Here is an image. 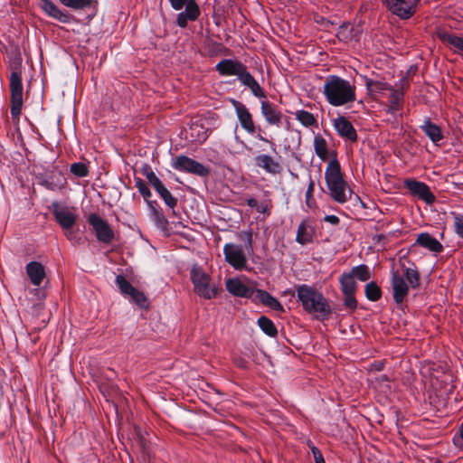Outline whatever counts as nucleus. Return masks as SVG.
<instances>
[{
    "label": "nucleus",
    "mask_w": 463,
    "mask_h": 463,
    "mask_svg": "<svg viewBox=\"0 0 463 463\" xmlns=\"http://www.w3.org/2000/svg\"><path fill=\"white\" fill-rule=\"evenodd\" d=\"M298 300L303 309L317 319H328L332 314L329 301L323 293L313 286L302 284L296 288Z\"/></svg>",
    "instance_id": "f257e3e1"
},
{
    "label": "nucleus",
    "mask_w": 463,
    "mask_h": 463,
    "mask_svg": "<svg viewBox=\"0 0 463 463\" xmlns=\"http://www.w3.org/2000/svg\"><path fill=\"white\" fill-rule=\"evenodd\" d=\"M356 88L348 80L337 75L326 77L323 94L331 106L342 107L353 103L356 99Z\"/></svg>",
    "instance_id": "f03ea898"
},
{
    "label": "nucleus",
    "mask_w": 463,
    "mask_h": 463,
    "mask_svg": "<svg viewBox=\"0 0 463 463\" xmlns=\"http://www.w3.org/2000/svg\"><path fill=\"white\" fill-rule=\"evenodd\" d=\"M420 275L414 263L401 260L397 269L392 271V286L393 299L397 304L402 303L408 295L409 288L419 286Z\"/></svg>",
    "instance_id": "7ed1b4c3"
},
{
    "label": "nucleus",
    "mask_w": 463,
    "mask_h": 463,
    "mask_svg": "<svg viewBox=\"0 0 463 463\" xmlns=\"http://www.w3.org/2000/svg\"><path fill=\"white\" fill-rule=\"evenodd\" d=\"M216 71L222 77L236 76L241 85L248 88L256 98H265V91L247 67L237 59H223L215 65Z\"/></svg>",
    "instance_id": "20e7f679"
},
{
    "label": "nucleus",
    "mask_w": 463,
    "mask_h": 463,
    "mask_svg": "<svg viewBox=\"0 0 463 463\" xmlns=\"http://www.w3.org/2000/svg\"><path fill=\"white\" fill-rule=\"evenodd\" d=\"M325 179L329 194L338 203H345L351 199L352 190L344 179L337 158L330 160L325 171Z\"/></svg>",
    "instance_id": "39448f33"
},
{
    "label": "nucleus",
    "mask_w": 463,
    "mask_h": 463,
    "mask_svg": "<svg viewBox=\"0 0 463 463\" xmlns=\"http://www.w3.org/2000/svg\"><path fill=\"white\" fill-rule=\"evenodd\" d=\"M366 90L372 97L387 98L389 104L386 106V111L391 114H395L400 109V102L402 99L403 93L398 90L393 89L387 82L380 79H373L367 76L362 77Z\"/></svg>",
    "instance_id": "423d86ee"
},
{
    "label": "nucleus",
    "mask_w": 463,
    "mask_h": 463,
    "mask_svg": "<svg viewBox=\"0 0 463 463\" xmlns=\"http://www.w3.org/2000/svg\"><path fill=\"white\" fill-rule=\"evenodd\" d=\"M191 279L194 292L205 299H212L218 295L219 288L212 283L210 276L200 267L194 266L191 269Z\"/></svg>",
    "instance_id": "0eeeda50"
},
{
    "label": "nucleus",
    "mask_w": 463,
    "mask_h": 463,
    "mask_svg": "<svg viewBox=\"0 0 463 463\" xmlns=\"http://www.w3.org/2000/svg\"><path fill=\"white\" fill-rule=\"evenodd\" d=\"M172 8L180 11L185 6L184 11L180 12L176 16V24L181 28L187 26L188 21H195L201 14L199 5L195 0H168Z\"/></svg>",
    "instance_id": "6e6552de"
},
{
    "label": "nucleus",
    "mask_w": 463,
    "mask_h": 463,
    "mask_svg": "<svg viewBox=\"0 0 463 463\" xmlns=\"http://www.w3.org/2000/svg\"><path fill=\"white\" fill-rule=\"evenodd\" d=\"M10 94H11V115L13 118H18L23 107V82L22 72L15 69L10 75Z\"/></svg>",
    "instance_id": "1a4fd4ad"
},
{
    "label": "nucleus",
    "mask_w": 463,
    "mask_h": 463,
    "mask_svg": "<svg viewBox=\"0 0 463 463\" xmlns=\"http://www.w3.org/2000/svg\"><path fill=\"white\" fill-rule=\"evenodd\" d=\"M225 261L236 270H248V257L242 246L236 243H226L223 246Z\"/></svg>",
    "instance_id": "9d476101"
},
{
    "label": "nucleus",
    "mask_w": 463,
    "mask_h": 463,
    "mask_svg": "<svg viewBox=\"0 0 463 463\" xmlns=\"http://www.w3.org/2000/svg\"><path fill=\"white\" fill-rule=\"evenodd\" d=\"M388 10L401 19L411 18L417 10L419 0H383Z\"/></svg>",
    "instance_id": "9b49d317"
},
{
    "label": "nucleus",
    "mask_w": 463,
    "mask_h": 463,
    "mask_svg": "<svg viewBox=\"0 0 463 463\" xmlns=\"http://www.w3.org/2000/svg\"><path fill=\"white\" fill-rule=\"evenodd\" d=\"M172 166L180 172L192 173L201 176H204L208 174V170L205 166L185 156H176L172 162Z\"/></svg>",
    "instance_id": "f8f14e48"
},
{
    "label": "nucleus",
    "mask_w": 463,
    "mask_h": 463,
    "mask_svg": "<svg viewBox=\"0 0 463 463\" xmlns=\"http://www.w3.org/2000/svg\"><path fill=\"white\" fill-rule=\"evenodd\" d=\"M89 222L96 232L98 241L109 243L114 238V232L108 222L96 213L89 216Z\"/></svg>",
    "instance_id": "ddd939ff"
},
{
    "label": "nucleus",
    "mask_w": 463,
    "mask_h": 463,
    "mask_svg": "<svg viewBox=\"0 0 463 463\" xmlns=\"http://www.w3.org/2000/svg\"><path fill=\"white\" fill-rule=\"evenodd\" d=\"M55 220L63 230L71 229L76 222L77 214L73 208L61 206L58 203H52Z\"/></svg>",
    "instance_id": "4468645a"
},
{
    "label": "nucleus",
    "mask_w": 463,
    "mask_h": 463,
    "mask_svg": "<svg viewBox=\"0 0 463 463\" xmlns=\"http://www.w3.org/2000/svg\"><path fill=\"white\" fill-rule=\"evenodd\" d=\"M260 112L267 124L279 128L282 123L283 114L281 110L265 98H261Z\"/></svg>",
    "instance_id": "2eb2a0df"
},
{
    "label": "nucleus",
    "mask_w": 463,
    "mask_h": 463,
    "mask_svg": "<svg viewBox=\"0 0 463 463\" xmlns=\"http://www.w3.org/2000/svg\"><path fill=\"white\" fill-rule=\"evenodd\" d=\"M404 185L411 194L418 196L427 203H434L435 196L426 184L413 179H407L404 181Z\"/></svg>",
    "instance_id": "dca6fc26"
},
{
    "label": "nucleus",
    "mask_w": 463,
    "mask_h": 463,
    "mask_svg": "<svg viewBox=\"0 0 463 463\" xmlns=\"http://www.w3.org/2000/svg\"><path fill=\"white\" fill-rule=\"evenodd\" d=\"M235 112L241 128L249 134L252 135L256 131V127L252 118V115L248 108L239 102L234 101Z\"/></svg>",
    "instance_id": "f3484780"
},
{
    "label": "nucleus",
    "mask_w": 463,
    "mask_h": 463,
    "mask_svg": "<svg viewBox=\"0 0 463 463\" xmlns=\"http://www.w3.org/2000/svg\"><path fill=\"white\" fill-rule=\"evenodd\" d=\"M333 126L337 134L349 141L357 140V134L352 123L345 117L339 116L333 120Z\"/></svg>",
    "instance_id": "a211bd4d"
},
{
    "label": "nucleus",
    "mask_w": 463,
    "mask_h": 463,
    "mask_svg": "<svg viewBox=\"0 0 463 463\" xmlns=\"http://www.w3.org/2000/svg\"><path fill=\"white\" fill-rule=\"evenodd\" d=\"M226 289L230 294L239 298H252L255 289L249 288L239 278L228 279L225 282Z\"/></svg>",
    "instance_id": "6ab92c4d"
},
{
    "label": "nucleus",
    "mask_w": 463,
    "mask_h": 463,
    "mask_svg": "<svg viewBox=\"0 0 463 463\" xmlns=\"http://www.w3.org/2000/svg\"><path fill=\"white\" fill-rule=\"evenodd\" d=\"M316 155L323 161L333 160L336 158V153L328 148L327 141L321 136L317 135L313 141Z\"/></svg>",
    "instance_id": "aec40b11"
},
{
    "label": "nucleus",
    "mask_w": 463,
    "mask_h": 463,
    "mask_svg": "<svg viewBox=\"0 0 463 463\" xmlns=\"http://www.w3.org/2000/svg\"><path fill=\"white\" fill-rule=\"evenodd\" d=\"M314 234L315 231L311 222L307 219L303 220L298 225L296 241L301 245L311 243L313 241Z\"/></svg>",
    "instance_id": "412c9836"
},
{
    "label": "nucleus",
    "mask_w": 463,
    "mask_h": 463,
    "mask_svg": "<svg viewBox=\"0 0 463 463\" xmlns=\"http://www.w3.org/2000/svg\"><path fill=\"white\" fill-rule=\"evenodd\" d=\"M255 300H258L261 304L265 305L266 307L275 310L283 312L284 307L280 304V302L271 296L269 292L262 290V289H255L254 295L252 297Z\"/></svg>",
    "instance_id": "4be33fe9"
},
{
    "label": "nucleus",
    "mask_w": 463,
    "mask_h": 463,
    "mask_svg": "<svg viewBox=\"0 0 463 463\" xmlns=\"http://www.w3.org/2000/svg\"><path fill=\"white\" fill-rule=\"evenodd\" d=\"M26 273L34 286H40L45 278L44 267L38 261H31L26 265Z\"/></svg>",
    "instance_id": "5701e85b"
},
{
    "label": "nucleus",
    "mask_w": 463,
    "mask_h": 463,
    "mask_svg": "<svg viewBox=\"0 0 463 463\" xmlns=\"http://www.w3.org/2000/svg\"><path fill=\"white\" fill-rule=\"evenodd\" d=\"M256 165L266 172L276 175L281 172L280 164L269 155H260L255 158Z\"/></svg>",
    "instance_id": "b1692460"
},
{
    "label": "nucleus",
    "mask_w": 463,
    "mask_h": 463,
    "mask_svg": "<svg viewBox=\"0 0 463 463\" xmlns=\"http://www.w3.org/2000/svg\"><path fill=\"white\" fill-rule=\"evenodd\" d=\"M416 243L435 253H439L443 250L442 244L428 232L420 233Z\"/></svg>",
    "instance_id": "393cba45"
},
{
    "label": "nucleus",
    "mask_w": 463,
    "mask_h": 463,
    "mask_svg": "<svg viewBox=\"0 0 463 463\" xmlns=\"http://www.w3.org/2000/svg\"><path fill=\"white\" fill-rule=\"evenodd\" d=\"M39 5L41 8L49 16L61 22L66 23L69 21V17L66 14L62 13L57 5L52 3L51 0H39Z\"/></svg>",
    "instance_id": "a878e982"
},
{
    "label": "nucleus",
    "mask_w": 463,
    "mask_h": 463,
    "mask_svg": "<svg viewBox=\"0 0 463 463\" xmlns=\"http://www.w3.org/2000/svg\"><path fill=\"white\" fill-rule=\"evenodd\" d=\"M421 129L433 143H438L443 138L439 127L432 123L429 118L425 119L424 124L421 126Z\"/></svg>",
    "instance_id": "bb28decb"
},
{
    "label": "nucleus",
    "mask_w": 463,
    "mask_h": 463,
    "mask_svg": "<svg viewBox=\"0 0 463 463\" xmlns=\"http://www.w3.org/2000/svg\"><path fill=\"white\" fill-rule=\"evenodd\" d=\"M295 118L304 127L312 128L317 126V118L310 112L298 109L294 112Z\"/></svg>",
    "instance_id": "cd10ccee"
},
{
    "label": "nucleus",
    "mask_w": 463,
    "mask_h": 463,
    "mask_svg": "<svg viewBox=\"0 0 463 463\" xmlns=\"http://www.w3.org/2000/svg\"><path fill=\"white\" fill-rule=\"evenodd\" d=\"M208 130L200 123L194 122L190 126V137L193 142L202 143L208 137Z\"/></svg>",
    "instance_id": "c85d7f7f"
},
{
    "label": "nucleus",
    "mask_w": 463,
    "mask_h": 463,
    "mask_svg": "<svg viewBox=\"0 0 463 463\" xmlns=\"http://www.w3.org/2000/svg\"><path fill=\"white\" fill-rule=\"evenodd\" d=\"M339 282L342 293L355 292L356 283L354 278L350 274V272L343 273L340 276Z\"/></svg>",
    "instance_id": "c756f323"
},
{
    "label": "nucleus",
    "mask_w": 463,
    "mask_h": 463,
    "mask_svg": "<svg viewBox=\"0 0 463 463\" xmlns=\"http://www.w3.org/2000/svg\"><path fill=\"white\" fill-rule=\"evenodd\" d=\"M439 38L458 51L463 52V38L448 33H439Z\"/></svg>",
    "instance_id": "7c9ffc66"
},
{
    "label": "nucleus",
    "mask_w": 463,
    "mask_h": 463,
    "mask_svg": "<svg viewBox=\"0 0 463 463\" xmlns=\"http://www.w3.org/2000/svg\"><path fill=\"white\" fill-rule=\"evenodd\" d=\"M439 38L458 51L463 52V38L448 33H439Z\"/></svg>",
    "instance_id": "2f4dec72"
},
{
    "label": "nucleus",
    "mask_w": 463,
    "mask_h": 463,
    "mask_svg": "<svg viewBox=\"0 0 463 463\" xmlns=\"http://www.w3.org/2000/svg\"><path fill=\"white\" fill-rule=\"evenodd\" d=\"M439 38L458 51L463 52V38L448 33H439Z\"/></svg>",
    "instance_id": "473e14b6"
},
{
    "label": "nucleus",
    "mask_w": 463,
    "mask_h": 463,
    "mask_svg": "<svg viewBox=\"0 0 463 463\" xmlns=\"http://www.w3.org/2000/svg\"><path fill=\"white\" fill-rule=\"evenodd\" d=\"M258 325L260 329L269 336H276L278 331L274 323L266 317H260L258 319Z\"/></svg>",
    "instance_id": "72a5a7b5"
},
{
    "label": "nucleus",
    "mask_w": 463,
    "mask_h": 463,
    "mask_svg": "<svg viewBox=\"0 0 463 463\" xmlns=\"http://www.w3.org/2000/svg\"><path fill=\"white\" fill-rule=\"evenodd\" d=\"M127 297H128L130 301L134 302L141 308H147L149 306L148 300L145 294L136 288Z\"/></svg>",
    "instance_id": "f704fd0d"
},
{
    "label": "nucleus",
    "mask_w": 463,
    "mask_h": 463,
    "mask_svg": "<svg viewBox=\"0 0 463 463\" xmlns=\"http://www.w3.org/2000/svg\"><path fill=\"white\" fill-rule=\"evenodd\" d=\"M365 297L370 301H377L382 297V290L380 287L374 282H369L365 285L364 288Z\"/></svg>",
    "instance_id": "c9c22d12"
},
{
    "label": "nucleus",
    "mask_w": 463,
    "mask_h": 463,
    "mask_svg": "<svg viewBox=\"0 0 463 463\" xmlns=\"http://www.w3.org/2000/svg\"><path fill=\"white\" fill-rule=\"evenodd\" d=\"M350 274H352L354 278H357L360 281H367L371 278L369 268L364 264L354 267Z\"/></svg>",
    "instance_id": "e433bc0d"
},
{
    "label": "nucleus",
    "mask_w": 463,
    "mask_h": 463,
    "mask_svg": "<svg viewBox=\"0 0 463 463\" xmlns=\"http://www.w3.org/2000/svg\"><path fill=\"white\" fill-rule=\"evenodd\" d=\"M354 27L350 24H344L341 25L336 33V36L340 41L349 42L354 38Z\"/></svg>",
    "instance_id": "4c0bfd02"
},
{
    "label": "nucleus",
    "mask_w": 463,
    "mask_h": 463,
    "mask_svg": "<svg viewBox=\"0 0 463 463\" xmlns=\"http://www.w3.org/2000/svg\"><path fill=\"white\" fill-rule=\"evenodd\" d=\"M116 284L118 285L121 294L128 296L135 288L122 275L116 277Z\"/></svg>",
    "instance_id": "58836bf2"
},
{
    "label": "nucleus",
    "mask_w": 463,
    "mask_h": 463,
    "mask_svg": "<svg viewBox=\"0 0 463 463\" xmlns=\"http://www.w3.org/2000/svg\"><path fill=\"white\" fill-rule=\"evenodd\" d=\"M71 172L78 177H85L89 175V167L84 163H73L70 168Z\"/></svg>",
    "instance_id": "ea45409f"
},
{
    "label": "nucleus",
    "mask_w": 463,
    "mask_h": 463,
    "mask_svg": "<svg viewBox=\"0 0 463 463\" xmlns=\"http://www.w3.org/2000/svg\"><path fill=\"white\" fill-rule=\"evenodd\" d=\"M60 2L73 9H84L90 5V0H60Z\"/></svg>",
    "instance_id": "a19ab883"
},
{
    "label": "nucleus",
    "mask_w": 463,
    "mask_h": 463,
    "mask_svg": "<svg viewBox=\"0 0 463 463\" xmlns=\"http://www.w3.org/2000/svg\"><path fill=\"white\" fill-rule=\"evenodd\" d=\"M238 238L246 242V250L250 252H252L253 250V239H252V232L250 230L248 231H242L238 234Z\"/></svg>",
    "instance_id": "79ce46f5"
},
{
    "label": "nucleus",
    "mask_w": 463,
    "mask_h": 463,
    "mask_svg": "<svg viewBox=\"0 0 463 463\" xmlns=\"http://www.w3.org/2000/svg\"><path fill=\"white\" fill-rule=\"evenodd\" d=\"M314 187H315L314 181L310 178L308 187L306 192V204L309 208H314L316 205V200L313 196Z\"/></svg>",
    "instance_id": "37998d69"
},
{
    "label": "nucleus",
    "mask_w": 463,
    "mask_h": 463,
    "mask_svg": "<svg viewBox=\"0 0 463 463\" xmlns=\"http://www.w3.org/2000/svg\"><path fill=\"white\" fill-rule=\"evenodd\" d=\"M66 185V180L62 175H60L57 182L46 181L45 186L52 191L62 190Z\"/></svg>",
    "instance_id": "c03bdc74"
},
{
    "label": "nucleus",
    "mask_w": 463,
    "mask_h": 463,
    "mask_svg": "<svg viewBox=\"0 0 463 463\" xmlns=\"http://www.w3.org/2000/svg\"><path fill=\"white\" fill-rule=\"evenodd\" d=\"M355 292H348V293H343L345 298H344V304L345 307L354 310L357 307V301L354 298Z\"/></svg>",
    "instance_id": "a18cd8bd"
},
{
    "label": "nucleus",
    "mask_w": 463,
    "mask_h": 463,
    "mask_svg": "<svg viewBox=\"0 0 463 463\" xmlns=\"http://www.w3.org/2000/svg\"><path fill=\"white\" fill-rule=\"evenodd\" d=\"M453 225L455 232L461 238H463V215L454 214Z\"/></svg>",
    "instance_id": "49530a36"
},
{
    "label": "nucleus",
    "mask_w": 463,
    "mask_h": 463,
    "mask_svg": "<svg viewBox=\"0 0 463 463\" xmlns=\"http://www.w3.org/2000/svg\"><path fill=\"white\" fill-rule=\"evenodd\" d=\"M272 207V203L270 200H265L260 202L257 206V211L260 213H264L266 215L270 214V209Z\"/></svg>",
    "instance_id": "de8ad7c7"
},
{
    "label": "nucleus",
    "mask_w": 463,
    "mask_h": 463,
    "mask_svg": "<svg viewBox=\"0 0 463 463\" xmlns=\"http://www.w3.org/2000/svg\"><path fill=\"white\" fill-rule=\"evenodd\" d=\"M161 198L164 200L165 203L172 209L177 204V199L175 198L169 191L162 194Z\"/></svg>",
    "instance_id": "09e8293b"
},
{
    "label": "nucleus",
    "mask_w": 463,
    "mask_h": 463,
    "mask_svg": "<svg viewBox=\"0 0 463 463\" xmlns=\"http://www.w3.org/2000/svg\"><path fill=\"white\" fill-rule=\"evenodd\" d=\"M137 187L139 191V193L145 197L149 198L151 196V192L147 185L141 180H138L137 182Z\"/></svg>",
    "instance_id": "8fccbe9b"
},
{
    "label": "nucleus",
    "mask_w": 463,
    "mask_h": 463,
    "mask_svg": "<svg viewBox=\"0 0 463 463\" xmlns=\"http://www.w3.org/2000/svg\"><path fill=\"white\" fill-rule=\"evenodd\" d=\"M453 442L458 448H463V420L460 424L458 433L453 438Z\"/></svg>",
    "instance_id": "3c124183"
},
{
    "label": "nucleus",
    "mask_w": 463,
    "mask_h": 463,
    "mask_svg": "<svg viewBox=\"0 0 463 463\" xmlns=\"http://www.w3.org/2000/svg\"><path fill=\"white\" fill-rule=\"evenodd\" d=\"M312 452L316 463H326L321 452L317 448H313Z\"/></svg>",
    "instance_id": "603ef678"
},
{
    "label": "nucleus",
    "mask_w": 463,
    "mask_h": 463,
    "mask_svg": "<svg viewBox=\"0 0 463 463\" xmlns=\"http://www.w3.org/2000/svg\"><path fill=\"white\" fill-rule=\"evenodd\" d=\"M324 221L330 224L337 225L340 222V219L336 215H326Z\"/></svg>",
    "instance_id": "864d4df0"
},
{
    "label": "nucleus",
    "mask_w": 463,
    "mask_h": 463,
    "mask_svg": "<svg viewBox=\"0 0 463 463\" xmlns=\"http://www.w3.org/2000/svg\"><path fill=\"white\" fill-rule=\"evenodd\" d=\"M155 190L158 193V194L160 196H162V194H164L165 193H166L168 190L165 187V185L162 184V182L157 184L156 186L154 187Z\"/></svg>",
    "instance_id": "5fc2aeb1"
},
{
    "label": "nucleus",
    "mask_w": 463,
    "mask_h": 463,
    "mask_svg": "<svg viewBox=\"0 0 463 463\" xmlns=\"http://www.w3.org/2000/svg\"><path fill=\"white\" fill-rule=\"evenodd\" d=\"M247 204L251 208L257 209L259 203L254 198H249V199H247Z\"/></svg>",
    "instance_id": "6e6d98bb"
},
{
    "label": "nucleus",
    "mask_w": 463,
    "mask_h": 463,
    "mask_svg": "<svg viewBox=\"0 0 463 463\" xmlns=\"http://www.w3.org/2000/svg\"><path fill=\"white\" fill-rule=\"evenodd\" d=\"M148 182L153 185V187L156 186L161 183L160 179L156 175L149 179Z\"/></svg>",
    "instance_id": "4d7b16f0"
},
{
    "label": "nucleus",
    "mask_w": 463,
    "mask_h": 463,
    "mask_svg": "<svg viewBox=\"0 0 463 463\" xmlns=\"http://www.w3.org/2000/svg\"><path fill=\"white\" fill-rule=\"evenodd\" d=\"M149 171H152L151 167L148 166V165H145L142 169V173L144 175L146 176V175L148 174Z\"/></svg>",
    "instance_id": "13d9d810"
},
{
    "label": "nucleus",
    "mask_w": 463,
    "mask_h": 463,
    "mask_svg": "<svg viewBox=\"0 0 463 463\" xmlns=\"http://www.w3.org/2000/svg\"><path fill=\"white\" fill-rule=\"evenodd\" d=\"M373 366H374V367H375V370H377V371H380V370H382V368H383V364H382V363H377V364H373Z\"/></svg>",
    "instance_id": "bf43d9fd"
},
{
    "label": "nucleus",
    "mask_w": 463,
    "mask_h": 463,
    "mask_svg": "<svg viewBox=\"0 0 463 463\" xmlns=\"http://www.w3.org/2000/svg\"><path fill=\"white\" fill-rule=\"evenodd\" d=\"M155 175H156V174L153 171H149L146 177L147 180H149L152 177H154Z\"/></svg>",
    "instance_id": "052dcab7"
},
{
    "label": "nucleus",
    "mask_w": 463,
    "mask_h": 463,
    "mask_svg": "<svg viewBox=\"0 0 463 463\" xmlns=\"http://www.w3.org/2000/svg\"><path fill=\"white\" fill-rule=\"evenodd\" d=\"M257 138L263 142H269V140L267 138H265L264 137H262L261 135H258Z\"/></svg>",
    "instance_id": "680f3d73"
}]
</instances>
